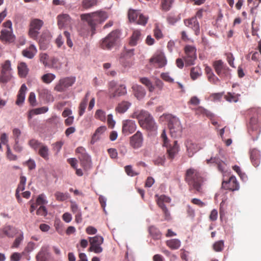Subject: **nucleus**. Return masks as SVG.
Returning <instances> with one entry per match:
<instances>
[{"label":"nucleus","mask_w":261,"mask_h":261,"mask_svg":"<svg viewBox=\"0 0 261 261\" xmlns=\"http://www.w3.org/2000/svg\"><path fill=\"white\" fill-rule=\"evenodd\" d=\"M222 187L229 189L231 191H236L239 189V185L235 176H231L228 181H223Z\"/></svg>","instance_id":"14"},{"label":"nucleus","mask_w":261,"mask_h":261,"mask_svg":"<svg viewBox=\"0 0 261 261\" xmlns=\"http://www.w3.org/2000/svg\"><path fill=\"white\" fill-rule=\"evenodd\" d=\"M75 81V77L72 76L61 79L56 86L55 89L58 92H64L67 88L71 86Z\"/></svg>","instance_id":"9"},{"label":"nucleus","mask_w":261,"mask_h":261,"mask_svg":"<svg viewBox=\"0 0 261 261\" xmlns=\"http://www.w3.org/2000/svg\"><path fill=\"white\" fill-rule=\"evenodd\" d=\"M90 247L89 251H93L96 253H99L102 251V248L100 245L103 243V238L100 236H96L94 237H89Z\"/></svg>","instance_id":"6"},{"label":"nucleus","mask_w":261,"mask_h":261,"mask_svg":"<svg viewBox=\"0 0 261 261\" xmlns=\"http://www.w3.org/2000/svg\"><path fill=\"white\" fill-rule=\"evenodd\" d=\"M166 158L164 155L158 156L156 159L154 160V163L156 165H163Z\"/></svg>","instance_id":"57"},{"label":"nucleus","mask_w":261,"mask_h":261,"mask_svg":"<svg viewBox=\"0 0 261 261\" xmlns=\"http://www.w3.org/2000/svg\"><path fill=\"white\" fill-rule=\"evenodd\" d=\"M186 57L185 58L186 64L190 66L194 64V61L197 58L196 49L194 46L187 45L185 48Z\"/></svg>","instance_id":"10"},{"label":"nucleus","mask_w":261,"mask_h":261,"mask_svg":"<svg viewBox=\"0 0 261 261\" xmlns=\"http://www.w3.org/2000/svg\"><path fill=\"white\" fill-rule=\"evenodd\" d=\"M7 156L10 160L15 161L17 160V156L12 152L10 147L8 144L7 145Z\"/></svg>","instance_id":"49"},{"label":"nucleus","mask_w":261,"mask_h":261,"mask_svg":"<svg viewBox=\"0 0 261 261\" xmlns=\"http://www.w3.org/2000/svg\"><path fill=\"white\" fill-rule=\"evenodd\" d=\"M95 116L101 121H103L106 119L105 113L101 110H98L96 111Z\"/></svg>","instance_id":"60"},{"label":"nucleus","mask_w":261,"mask_h":261,"mask_svg":"<svg viewBox=\"0 0 261 261\" xmlns=\"http://www.w3.org/2000/svg\"><path fill=\"white\" fill-rule=\"evenodd\" d=\"M43 25L42 20L39 19H34L30 23L29 35L34 39H37L39 33V31Z\"/></svg>","instance_id":"7"},{"label":"nucleus","mask_w":261,"mask_h":261,"mask_svg":"<svg viewBox=\"0 0 261 261\" xmlns=\"http://www.w3.org/2000/svg\"><path fill=\"white\" fill-rule=\"evenodd\" d=\"M108 152L112 159H116L117 157L118 153L116 149L110 148L108 150Z\"/></svg>","instance_id":"63"},{"label":"nucleus","mask_w":261,"mask_h":261,"mask_svg":"<svg viewBox=\"0 0 261 261\" xmlns=\"http://www.w3.org/2000/svg\"><path fill=\"white\" fill-rule=\"evenodd\" d=\"M187 148V154L189 157H192L198 150V147L195 143L192 140H188L185 142Z\"/></svg>","instance_id":"17"},{"label":"nucleus","mask_w":261,"mask_h":261,"mask_svg":"<svg viewBox=\"0 0 261 261\" xmlns=\"http://www.w3.org/2000/svg\"><path fill=\"white\" fill-rule=\"evenodd\" d=\"M55 78V75L50 73L44 74L42 77L43 81L45 83H50Z\"/></svg>","instance_id":"46"},{"label":"nucleus","mask_w":261,"mask_h":261,"mask_svg":"<svg viewBox=\"0 0 261 261\" xmlns=\"http://www.w3.org/2000/svg\"><path fill=\"white\" fill-rule=\"evenodd\" d=\"M261 124L258 122L255 117H252L249 122V128L252 131H257L259 129Z\"/></svg>","instance_id":"33"},{"label":"nucleus","mask_w":261,"mask_h":261,"mask_svg":"<svg viewBox=\"0 0 261 261\" xmlns=\"http://www.w3.org/2000/svg\"><path fill=\"white\" fill-rule=\"evenodd\" d=\"M87 99H84L83 101L81 102L80 105V111H79V115L80 116H82L83 115V114L85 112V110L86 109L87 102H88Z\"/></svg>","instance_id":"50"},{"label":"nucleus","mask_w":261,"mask_h":261,"mask_svg":"<svg viewBox=\"0 0 261 261\" xmlns=\"http://www.w3.org/2000/svg\"><path fill=\"white\" fill-rule=\"evenodd\" d=\"M215 71L219 76L222 74V71L225 69L226 66L224 65L222 60L216 61L214 63Z\"/></svg>","instance_id":"30"},{"label":"nucleus","mask_w":261,"mask_h":261,"mask_svg":"<svg viewBox=\"0 0 261 261\" xmlns=\"http://www.w3.org/2000/svg\"><path fill=\"white\" fill-rule=\"evenodd\" d=\"M135 122L131 120H126L123 122L122 132L125 135L133 133L136 129Z\"/></svg>","instance_id":"15"},{"label":"nucleus","mask_w":261,"mask_h":261,"mask_svg":"<svg viewBox=\"0 0 261 261\" xmlns=\"http://www.w3.org/2000/svg\"><path fill=\"white\" fill-rule=\"evenodd\" d=\"M36 213L38 215L45 216L47 214V211L46 207L44 206L41 205L37 210Z\"/></svg>","instance_id":"55"},{"label":"nucleus","mask_w":261,"mask_h":261,"mask_svg":"<svg viewBox=\"0 0 261 261\" xmlns=\"http://www.w3.org/2000/svg\"><path fill=\"white\" fill-rule=\"evenodd\" d=\"M98 0H83L82 4L83 7L86 9H88L97 5Z\"/></svg>","instance_id":"43"},{"label":"nucleus","mask_w":261,"mask_h":261,"mask_svg":"<svg viewBox=\"0 0 261 261\" xmlns=\"http://www.w3.org/2000/svg\"><path fill=\"white\" fill-rule=\"evenodd\" d=\"M120 36L119 30L113 31L100 41V47L103 49L111 50L119 42Z\"/></svg>","instance_id":"4"},{"label":"nucleus","mask_w":261,"mask_h":261,"mask_svg":"<svg viewBox=\"0 0 261 261\" xmlns=\"http://www.w3.org/2000/svg\"><path fill=\"white\" fill-rule=\"evenodd\" d=\"M168 127L172 137H177L181 136L182 126L178 118L176 117H171L169 120Z\"/></svg>","instance_id":"5"},{"label":"nucleus","mask_w":261,"mask_h":261,"mask_svg":"<svg viewBox=\"0 0 261 261\" xmlns=\"http://www.w3.org/2000/svg\"><path fill=\"white\" fill-rule=\"evenodd\" d=\"M132 103L127 101H122L119 103L116 107L115 110L119 113H124L131 106Z\"/></svg>","instance_id":"25"},{"label":"nucleus","mask_w":261,"mask_h":261,"mask_svg":"<svg viewBox=\"0 0 261 261\" xmlns=\"http://www.w3.org/2000/svg\"><path fill=\"white\" fill-rule=\"evenodd\" d=\"M162 210L164 216V219L166 221H169L171 219V217L170 215V213L168 209L166 207L165 204L160 203V206H159Z\"/></svg>","instance_id":"37"},{"label":"nucleus","mask_w":261,"mask_h":261,"mask_svg":"<svg viewBox=\"0 0 261 261\" xmlns=\"http://www.w3.org/2000/svg\"><path fill=\"white\" fill-rule=\"evenodd\" d=\"M163 146L167 148L168 158L170 160H173L179 152V146L177 141H174L172 144L168 143Z\"/></svg>","instance_id":"11"},{"label":"nucleus","mask_w":261,"mask_h":261,"mask_svg":"<svg viewBox=\"0 0 261 261\" xmlns=\"http://www.w3.org/2000/svg\"><path fill=\"white\" fill-rule=\"evenodd\" d=\"M191 77L193 80H195L198 78L201 75L200 70L197 68L193 67L191 70Z\"/></svg>","instance_id":"45"},{"label":"nucleus","mask_w":261,"mask_h":261,"mask_svg":"<svg viewBox=\"0 0 261 261\" xmlns=\"http://www.w3.org/2000/svg\"><path fill=\"white\" fill-rule=\"evenodd\" d=\"M132 89L135 96L138 100L142 99L146 95V91L145 89L139 85H134L132 86Z\"/></svg>","instance_id":"19"},{"label":"nucleus","mask_w":261,"mask_h":261,"mask_svg":"<svg viewBox=\"0 0 261 261\" xmlns=\"http://www.w3.org/2000/svg\"><path fill=\"white\" fill-rule=\"evenodd\" d=\"M107 129L105 126H101L98 127L95 132L93 135L91 140V144H94L97 140L99 139V137L102 135Z\"/></svg>","instance_id":"27"},{"label":"nucleus","mask_w":261,"mask_h":261,"mask_svg":"<svg viewBox=\"0 0 261 261\" xmlns=\"http://www.w3.org/2000/svg\"><path fill=\"white\" fill-rule=\"evenodd\" d=\"M51 35L48 31H44L39 39L40 47L42 50H45L50 42Z\"/></svg>","instance_id":"12"},{"label":"nucleus","mask_w":261,"mask_h":261,"mask_svg":"<svg viewBox=\"0 0 261 261\" xmlns=\"http://www.w3.org/2000/svg\"><path fill=\"white\" fill-rule=\"evenodd\" d=\"M19 74L21 76H25L27 73V65L24 63H21L18 67Z\"/></svg>","instance_id":"44"},{"label":"nucleus","mask_w":261,"mask_h":261,"mask_svg":"<svg viewBox=\"0 0 261 261\" xmlns=\"http://www.w3.org/2000/svg\"><path fill=\"white\" fill-rule=\"evenodd\" d=\"M147 21V18L142 14H140L138 18L136 21L137 23L144 25Z\"/></svg>","instance_id":"53"},{"label":"nucleus","mask_w":261,"mask_h":261,"mask_svg":"<svg viewBox=\"0 0 261 261\" xmlns=\"http://www.w3.org/2000/svg\"><path fill=\"white\" fill-rule=\"evenodd\" d=\"M226 100L229 102H234L238 101V99L234 96L232 94L228 93L225 96Z\"/></svg>","instance_id":"59"},{"label":"nucleus","mask_w":261,"mask_h":261,"mask_svg":"<svg viewBox=\"0 0 261 261\" xmlns=\"http://www.w3.org/2000/svg\"><path fill=\"white\" fill-rule=\"evenodd\" d=\"M48 110V108L47 107H42L41 108H37L32 110L35 114L38 115L43 114L46 112Z\"/></svg>","instance_id":"52"},{"label":"nucleus","mask_w":261,"mask_h":261,"mask_svg":"<svg viewBox=\"0 0 261 261\" xmlns=\"http://www.w3.org/2000/svg\"><path fill=\"white\" fill-rule=\"evenodd\" d=\"M28 100L31 105L32 106L36 105V95L35 93L32 92L30 93Z\"/></svg>","instance_id":"54"},{"label":"nucleus","mask_w":261,"mask_h":261,"mask_svg":"<svg viewBox=\"0 0 261 261\" xmlns=\"http://www.w3.org/2000/svg\"><path fill=\"white\" fill-rule=\"evenodd\" d=\"M38 154L44 160H47L49 159V150L48 147L43 144L38 149Z\"/></svg>","instance_id":"31"},{"label":"nucleus","mask_w":261,"mask_h":261,"mask_svg":"<svg viewBox=\"0 0 261 261\" xmlns=\"http://www.w3.org/2000/svg\"><path fill=\"white\" fill-rule=\"evenodd\" d=\"M22 54L24 57L29 59H32L34 56V53L30 50H24Z\"/></svg>","instance_id":"64"},{"label":"nucleus","mask_w":261,"mask_h":261,"mask_svg":"<svg viewBox=\"0 0 261 261\" xmlns=\"http://www.w3.org/2000/svg\"><path fill=\"white\" fill-rule=\"evenodd\" d=\"M150 235L154 239L158 240L161 237V233L159 229L154 226H151L149 228Z\"/></svg>","instance_id":"36"},{"label":"nucleus","mask_w":261,"mask_h":261,"mask_svg":"<svg viewBox=\"0 0 261 261\" xmlns=\"http://www.w3.org/2000/svg\"><path fill=\"white\" fill-rule=\"evenodd\" d=\"M214 162L217 165V168L220 172L224 173L227 171V164L220 159L214 158Z\"/></svg>","instance_id":"35"},{"label":"nucleus","mask_w":261,"mask_h":261,"mask_svg":"<svg viewBox=\"0 0 261 261\" xmlns=\"http://www.w3.org/2000/svg\"><path fill=\"white\" fill-rule=\"evenodd\" d=\"M50 256L46 248L42 247L36 255L37 261H48Z\"/></svg>","instance_id":"28"},{"label":"nucleus","mask_w":261,"mask_h":261,"mask_svg":"<svg viewBox=\"0 0 261 261\" xmlns=\"http://www.w3.org/2000/svg\"><path fill=\"white\" fill-rule=\"evenodd\" d=\"M3 232L8 237L13 238L16 233V229L10 225H6L3 228Z\"/></svg>","instance_id":"34"},{"label":"nucleus","mask_w":261,"mask_h":261,"mask_svg":"<svg viewBox=\"0 0 261 261\" xmlns=\"http://www.w3.org/2000/svg\"><path fill=\"white\" fill-rule=\"evenodd\" d=\"M0 38L3 41L8 42L13 41L14 39V36L12 34V30H3L1 31V35Z\"/></svg>","instance_id":"23"},{"label":"nucleus","mask_w":261,"mask_h":261,"mask_svg":"<svg viewBox=\"0 0 261 261\" xmlns=\"http://www.w3.org/2000/svg\"><path fill=\"white\" fill-rule=\"evenodd\" d=\"M127 93L126 87L124 85L117 86L114 91L111 94V98H115L125 95Z\"/></svg>","instance_id":"21"},{"label":"nucleus","mask_w":261,"mask_h":261,"mask_svg":"<svg viewBox=\"0 0 261 261\" xmlns=\"http://www.w3.org/2000/svg\"><path fill=\"white\" fill-rule=\"evenodd\" d=\"M224 247V242L223 241H219L216 242L213 245V248L215 251L219 252L221 251Z\"/></svg>","instance_id":"47"},{"label":"nucleus","mask_w":261,"mask_h":261,"mask_svg":"<svg viewBox=\"0 0 261 261\" xmlns=\"http://www.w3.org/2000/svg\"><path fill=\"white\" fill-rule=\"evenodd\" d=\"M55 197L57 200L63 201L68 199L70 197L69 194L66 193H62L60 192H57L55 194Z\"/></svg>","instance_id":"41"},{"label":"nucleus","mask_w":261,"mask_h":261,"mask_svg":"<svg viewBox=\"0 0 261 261\" xmlns=\"http://www.w3.org/2000/svg\"><path fill=\"white\" fill-rule=\"evenodd\" d=\"M132 117L138 119L139 124L143 128L152 132L157 130V124L153 116L148 112L144 110L135 112Z\"/></svg>","instance_id":"1"},{"label":"nucleus","mask_w":261,"mask_h":261,"mask_svg":"<svg viewBox=\"0 0 261 261\" xmlns=\"http://www.w3.org/2000/svg\"><path fill=\"white\" fill-rule=\"evenodd\" d=\"M36 203L38 205H42L47 203V201L45 199L44 194H41L38 196L36 200Z\"/></svg>","instance_id":"51"},{"label":"nucleus","mask_w":261,"mask_h":261,"mask_svg":"<svg viewBox=\"0 0 261 261\" xmlns=\"http://www.w3.org/2000/svg\"><path fill=\"white\" fill-rule=\"evenodd\" d=\"M174 0H162L161 5L163 10L169 11L171 8Z\"/></svg>","instance_id":"39"},{"label":"nucleus","mask_w":261,"mask_h":261,"mask_svg":"<svg viewBox=\"0 0 261 261\" xmlns=\"http://www.w3.org/2000/svg\"><path fill=\"white\" fill-rule=\"evenodd\" d=\"M184 23L186 26L192 28L195 31L196 35H197L199 34V24L196 17L186 19L184 21Z\"/></svg>","instance_id":"18"},{"label":"nucleus","mask_w":261,"mask_h":261,"mask_svg":"<svg viewBox=\"0 0 261 261\" xmlns=\"http://www.w3.org/2000/svg\"><path fill=\"white\" fill-rule=\"evenodd\" d=\"M150 62L156 64L159 67H162L166 64L165 57L162 55H158L150 59Z\"/></svg>","instance_id":"26"},{"label":"nucleus","mask_w":261,"mask_h":261,"mask_svg":"<svg viewBox=\"0 0 261 261\" xmlns=\"http://www.w3.org/2000/svg\"><path fill=\"white\" fill-rule=\"evenodd\" d=\"M11 70L10 61L9 60L6 61L2 65L1 74L0 75V82L6 83L10 80L12 76Z\"/></svg>","instance_id":"8"},{"label":"nucleus","mask_w":261,"mask_h":261,"mask_svg":"<svg viewBox=\"0 0 261 261\" xmlns=\"http://www.w3.org/2000/svg\"><path fill=\"white\" fill-rule=\"evenodd\" d=\"M82 165L85 169H89L91 166V160L90 156L86 152H83L80 156Z\"/></svg>","instance_id":"22"},{"label":"nucleus","mask_w":261,"mask_h":261,"mask_svg":"<svg viewBox=\"0 0 261 261\" xmlns=\"http://www.w3.org/2000/svg\"><path fill=\"white\" fill-rule=\"evenodd\" d=\"M58 25L60 29L69 25L71 23V18L68 14H62L57 16Z\"/></svg>","instance_id":"16"},{"label":"nucleus","mask_w":261,"mask_h":261,"mask_svg":"<svg viewBox=\"0 0 261 261\" xmlns=\"http://www.w3.org/2000/svg\"><path fill=\"white\" fill-rule=\"evenodd\" d=\"M108 17L107 13L103 11H97L90 13L83 14L81 15L82 20L87 22L91 28L92 34L95 33L96 23H102Z\"/></svg>","instance_id":"2"},{"label":"nucleus","mask_w":261,"mask_h":261,"mask_svg":"<svg viewBox=\"0 0 261 261\" xmlns=\"http://www.w3.org/2000/svg\"><path fill=\"white\" fill-rule=\"evenodd\" d=\"M141 40V34L138 30L134 31L129 41L131 46H135Z\"/></svg>","instance_id":"29"},{"label":"nucleus","mask_w":261,"mask_h":261,"mask_svg":"<svg viewBox=\"0 0 261 261\" xmlns=\"http://www.w3.org/2000/svg\"><path fill=\"white\" fill-rule=\"evenodd\" d=\"M23 239V233H21L19 235V237H18L16 238V239L15 240V241L13 243L12 247H14V248L18 247L19 246V245H20V243L21 242V241H22Z\"/></svg>","instance_id":"58"},{"label":"nucleus","mask_w":261,"mask_h":261,"mask_svg":"<svg viewBox=\"0 0 261 261\" xmlns=\"http://www.w3.org/2000/svg\"><path fill=\"white\" fill-rule=\"evenodd\" d=\"M171 199L164 195L160 196L157 200V204L160 206V203L164 204V202H170Z\"/></svg>","instance_id":"48"},{"label":"nucleus","mask_w":261,"mask_h":261,"mask_svg":"<svg viewBox=\"0 0 261 261\" xmlns=\"http://www.w3.org/2000/svg\"><path fill=\"white\" fill-rule=\"evenodd\" d=\"M185 179L190 187V189H194L198 193L202 192V185L203 178L199 172L193 168L187 170Z\"/></svg>","instance_id":"3"},{"label":"nucleus","mask_w":261,"mask_h":261,"mask_svg":"<svg viewBox=\"0 0 261 261\" xmlns=\"http://www.w3.org/2000/svg\"><path fill=\"white\" fill-rule=\"evenodd\" d=\"M140 12L138 11L130 9L128 13V17L129 21H136Z\"/></svg>","instance_id":"38"},{"label":"nucleus","mask_w":261,"mask_h":261,"mask_svg":"<svg viewBox=\"0 0 261 261\" xmlns=\"http://www.w3.org/2000/svg\"><path fill=\"white\" fill-rule=\"evenodd\" d=\"M29 145L31 148L35 151H37L38 149H39L41 146L43 145V143L36 139H33L29 141Z\"/></svg>","instance_id":"42"},{"label":"nucleus","mask_w":261,"mask_h":261,"mask_svg":"<svg viewBox=\"0 0 261 261\" xmlns=\"http://www.w3.org/2000/svg\"><path fill=\"white\" fill-rule=\"evenodd\" d=\"M140 81L148 88L149 92H152L154 91V87L148 79L147 77H142L140 79Z\"/></svg>","instance_id":"40"},{"label":"nucleus","mask_w":261,"mask_h":261,"mask_svg":"<svg viewBox=\"0 0 261 261\" xmlns=\"http://www.w3.org/2000/svg\"><path fill=\"white\" fill-rule=\"evenodd\" d=\"M125 171L129 176H134L138 174V173L133 171L132 167L130 165H127L125 167Z\"/></svg>","instance_id":"56"},{"label":"nucleus","mask_w":261,"mask_h":261,"mask_svg":"<svg viewBox=\"0 0 261 261\" xmlns=\"http://www.w3.org/2000/svg\"><path fill=\"white\" fill-rule=\"evenodd\" d=\"M260 158V152L258 150L253 149L251 150L250 153V158L254 167H257L259 165Z\"/></svg>","instance_id":"24"},{"label":"nucleus","mask_w":261,"mask_h":261,"mask_svg":"<svg viewBox=\"0 0 261 261\" xmlns=\"http://www.w3.org/2000/svg\"><path fill=\"white\" fill-rule=\"evenodd\" d=\"M166 244L171 249L175 250L178 249L180 247L181 242L179 240L174 239L167 241Z\"/></svg>","instance_id":"32"},{"label":"nucleus","mask_w":261,"mask_h":261,"mask_svg":"<svg viewBox=\"0 0 261 261\" xmlns=\"http://www.w3.org/2000/svg\"><path fill=\"white\" fill-rule=\"evenodd\" d=\"M143 138L142 133L138 131L130 138V144L134 148H140L143 143Z\"/></svg>","instance_id":"13"},{"label":"nucleus","mask_w":261,"mask_h":261,"mask_svg":"<svg viewBox=\"0 0 261 261\" xmlns=\"http://www.w3.org/2000/svg\"><path fill=\"white\" fill-rule=\"evenodd\" d=\"M13 136L15 141H19V138L21 135V131L17 128H15L13 129Z\"/></svg>","instance_id":"61"},{"label":"nucleus","mask_w":261,"mask_h":261,"mask_svg":"<svg viewBox=\"0 0 261 261\" xmlns=\"http://www.w3.org/2000/svg\"><path fill=\"white\" fill-rule=\"evenodd\" d=\"M63 143H64L62 141H58L53 144V145L54 150L56 151L57 153H58L60 151Z\"/></svg>","instance_id":"62"},{"label":"nucleus","mask_w":261,"mask_h":261,"mask_svg":"<svg viewBox=\"0 0 261 261\" xmlns=\"http://www.w3.org/2000/svg\"><path fill=\"white\" fill-rule=\"evenodd\" d=\"M27 90V87L24 84H23L19 90L18 94L17 95V100L16 101V104L18 106L21 105L25 99V92Z\"/></svg>","instance_id":"20"}]
</instances>
